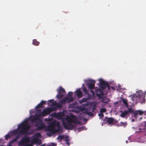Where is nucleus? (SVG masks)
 Masks as SVG:
<instances>
[{
    "instance_id": "nucleus-1",
    "label": "nucleus",
    "mask_w": 146,
    "mask_h": 146,
    "mask_svg": "<svg viewBox=\"0 0 146 146\" xmlns=\"http://www.w3.org/2000/svg\"><path fill=\"white\" fill-rule=\"evenodd\" d=\"M66 119V121L62 120V125L65 129L68 130H71L74 128V125L72 123L74 124H79L81 123L80 121L77 119L76 117L74 115L67 118Z\"/></svg>"
},
{
    "instance_id": "nucleus-2",
    "label": "nucleus",
    "mask_w": 146,
    "mask_h": 146,
    "mask_svg": "<svg viewBox=\"0 0 146 146\" xmlns=\"http://www.w3.org/2000/svg\"><path fill=\"white\" fill-rule=\"evenodd\" d=\"M47 129L49 132L48 133V136H50L53 134H55L60 131L59 123H57L56 124L55 122H52L48 126Z\"/></svg>"
},
{
    "instance_id": "nucleus-3",
    "label": "nucleus",
    "mask_w": 146,
    "mask_h": 146,
    "mask_svg": "<svg viewBox=\"0 0 146 146\" xmlns=\"http://www.w3.org/2000/svg\"><path fill=\"white\" fill-rule=\"evenodd\" d=\"M27 121V120H25L24 121L18 125V129H21L18 135L21 134V135H23L26 134L30 129L31 126L28 124Z\"/></svg>"
},
{
    "instance_id": "nucleus-4",
    "label": "nucleus",
    "mask_w": 146,
    "mask_h": 146,
    "mask_svg": "<svg viewBox=\"0 0 146 146\" xmlns=\"http://www.w3.org/2000/svg\"><path fill=\"white\" fill-rule=\"evenodd\" d=\"M131 100L133 101L137 100L139 101L141 100L142 103L145 102V94L144 93H142L138 94V96L136 94L131 95Z\"/></svg>"
},
{
    "instance_id": "nucleus-5",
    "label": "nucleus",
    "mask_w": 146,
    "mask_h": 146,
    "mask_svg": "<svg viewBox=\"0 0 146 146\" xmlns=\"http://www.w3.org/2000/svg\"><path fill=\"white\" fill-rule=\"evenodd\" d=\"M57 91L58 93L56 95V97L58 99H61L64 95L65 92V90L62 87H60L57 90Z\"/></svg>"
},
{
    "instance_id": "nucleus-6",
    "label": "nucleus",
    "mask_w": 146,
    "mask_h": 146,
    "mask_svg": "<svg viewBox=\"0 0 146 146\" xmlns=\"http://www.w3.org/2000/svg\"><path fill=\"white\" fill-rule=\"evenodd\" d=\"M99 81L100 86L102 89L104 90L106 87H107L108 90L110 89L109 85L106 82L103 80L101 78L99 79Z\"/></svg>"
},
{
    "instance_id": "nucleus-7",
    "label": "nucleus",
    "mask_w": 146,
    "mask_h": 146,
    "mask_svg": "<svg viewBox=\"0 0 146 146\" xmlns=\"http://www.w3.org/2000/svg\"><path fill=\"white\" fill-rule=\"evenodd\" d=\"M73 98L72 97H65L62 99L61 100L60 102L63 104H65L66 102L70 103L72 102L73 100Z\"/></svg>"
},
{
    "instance_id": "nucleus-8",
    "label": "nucleus",
    "mask_w": 146,
    "mask_h": 146,
    "mask_svg": "<svg viewBox=\"0 0 146 146\" xmlns=\"http://www.w3.org/2000/svg\"><path fill=\"white\" fill-rule=\"evenodd\" d=\"M52 110V109L51 108H45L43 110L41 113V115L43 117H44L47 115H48L51 112Z\"/></svg>"
},
{
    "instance_id": "nucleus-9",
    "label": "nucleus",
    "mask_w": 146,
    "mask_h": 146,
    "mask_svg": "<svg viewBox=\"0 0 146 146\" xmlns=\"http://www.w3.org/2000/svg\"><path fill=\"white\" fill-rule=\"evenodd\" d=\"M95 81L94 80H91L90 82L87 83L86 84L88 86V89H93L95 87Z\"/></svg>"
},
{
    "instance_id": "nucleus-10",
    "label": "nucleus",
    "mask_w": 146,
    "mask_h": 146,
    "mask_svg": "<svg viewBox=\"0 0 146 146\" xmlns=\"http://www.w3.org/2000/svg\"><path fill=\"white\" fill-rule=\"evenodd\" d=\"M30 141V139L29 138L27 137L23 139L21 141L19 142V144H23L27 143L29 142Z\"/></svg>"
},
{
    "instance_id": "nucleus-11",
    "label": "nucleus",
    "mask_w": 146,
    "mask_h": 146,
    "mask_svg": "<svg viewBox=\"0 0 146 146\" xmlns=\"http://www.w3.org/2000/svg\"><path fill=\"white\" fill-rule=\"evenodd\" d=\"M96 96L99 97H101L103 95L102 90L100 88H98L96 90Z\"/></svg>"
},
{
    "instance_id": "nucleus-12",
    "label": "nucleus",
    "mask_w": 146,
    "mask_h": 146,
    "mask_svg": "<svg viewBox=\"0 0 146 146\" xmlns=\"http://www.w3.org/2000/svg\"><path fill=\"white\" fill-rule=\"evenodd\" d=\"M35 126L36 127H37L36 130L39 131L45 128V125L43 123H40L39 125H38V124H37L35 125Z\"/></svg>"
},
{
    "instance_id": "nucleus-13",
    "label": "nucleus",
    "mask_w": 146,
    "mask_h": 146,
    "mask_svg": "<svg viewBox=\"0 0 146 146\" xmlns=\"http://www.w3.org/2000/svg\"><path fill=\"white\" fill-rule=\"evenodd\" d=\"M75 92L76 93L77 96L78 98H81L83 96V94L82 92L80 89L76 90Z\"/></svg>"
},
{
    "instance_id": "nucleus-14",
    "label": "nucleus",
    "mask_w": 146,
    "mask_h": 146,
    "mask_svg": "<svg viewBox=\"0 0 146 146\" xmlns=\"http://www.w3.org/2000/svg\"><path fill=\"white\" fill-rule=\"evenodd\" d=\"M46 103V101H44L42 100L41 102L39 104H38L37 106H36V109L41 108Z\"/></svg>"
},
{
    "instance_id": "nucleus-15",
    "label": "nucleus",
    "mask_w": 146,
    "mask_h": 146,
    "mask_svg": "<svg viewBox=\"0 0 146 146\" xmlns=\"http://www.w3.org/2000/svg\"><path fill=\"white\" fill-rule=\"evenodd\" d=\"M143 113V111L140 110H136L133 113L134 116H136L139 114V115H142Z\"/></svg>"
},
{
    "instance_id": "nucleus-16",
    "label": "nucleus",
    "mask_w": 146,
    "mask_h": 146,
    "mask_svg": "<svg viewBox=\"0 0 146 146\" xmlns=\"http://www.w3.org/2000/svg\"><path fill=\"white\" fill-rule=\"evenodd\" d=\"M33 142L36 143L38 144L39 145L41 143V140L37 138L34 139L33 140Z\"/></svg>"
},
{
    "instance_id": "nucleus-17",
    "label": "nucleus",
    "mask_w": 146,
    "mask_h": 146,
    "mask_svg": "<svg viewBox=\"0 0 146 146\" xmlns=\"http://www.w3.org/2000/svg\"><path fill=\"white\" fill-rule=\"evenodd\" d=\"M122 100L123 103V104H124L125 106L126 107H128L129 105L128 103L127 100V99L122 98Z\"/></svg>"
},
{
    "instance_id": "nucleus-18",
    "label": "nucleus",
    "mask_w": 146,
    "mask_h": 146,
    "mask_svg": "<svg viewBox=\"0 0 146 146\" xmlns=\"http://www.w3.org/2000/svg\"><path fill=\"white\" fill-rule=\"evenodd\" d=\"M114 120V119L112 117H109L107 119V122L109 124H110L113 123Z\"/></svg>"
},
{
    "instance_id": "nucleus-19",
    "label": "nucleus",
    "mask_w": 146,
    "mask_h": 146,
    "mask_svg": "<svg viewBox=\"0 0 146 146\" xmlns=\"http://www.w3.org/2000/svg\"><path fill=\"white\" fill-rule=\"evenodd\" d=\"M53 106L54 107L55 106H56L58 108H60L62 106V105L59 104L58 103H55L54 102L53 104Z\"/></svg>"
},
{
    "instance_id": "nucleus-20",
    "label": "nucleus",
    "mask_w": 146,
    "mask_h": 146,
    "mask_svg": "<svg viewBox=\"0 0 146 146\" xmlns=\"http://www.w3.org/2000/svg\"><path fill=\"white\" fill-rule=\"evenodd\" d=\"M127 111L125 110L123 112H122L120 114V116L122 117H125L128 114Z\"/></svg>"
},
{
    "instance_id": "nucleus-21",
    "label": "nucleus",
    "mask_w": 146,
    "mask_h": 146,
    "mask_svg": "<svg viewBox=\"0 0 146 146\" xmlns=\"http://www.w3.org/2000/svg\"><path fill=\"white\" fill-rule=\"evenodd\" d=\"M88 100V98H83L81 100L79 101V102L80 104H82L83 102H87Z\"/></svg>"
},
{
    "instance_id": "nucleus-22",
    "label": "nucleus",
    "mask_w": 146,
    "mask_h": 146,
    "mask_svg": "<svg viewBox=\"0 0 146 146\" xmlns=\"http://www.w3.org/2000/svg\"><path fill=\"white\" fill-rule=\"evenodd\" d=\"M33 44L35 46H38L39 44V42L37 41L36 39H34L33 41Z\"/></svg>"
},
{
    "instance_id": "nucleus-23",
    "label": "nucleus",
    "mask_w": 146,
    "mask_h": 146,
    "mask_svg": "<svg viewBox=\"0 0 146 146\" xmlns=\"http://www.w3.org/2000/svg\"><path fill=\"white\" fill-rule=\"evenodd\" d=\"M19 138V137L18 136H17L15 138L13 139L12 140V141H11V143H13L14 142H16L17 141V140Z\"/></svg>"
},
{
    "instance_id": "nucleus-24",
    "label": "nucleus",
    "mask_w": 146,
    "mask_h": 146,
    "mask_svg": "<svg viewBox=\"0 0 146 146\" xmlns=\"http://www.w3.org/2000/svg\"><path fill=\"white\" fill-rule=\"evenodd\" d=\"M64 136L63 135H59L57 138V139L60 140L61 141L62 140L64 139Z\"/></svg>"
},
{
    "instance_id": "nucleus-25",
    "label": "nucleus",
    "mask_w": 146,
    "mask_h": 146,
    "mask_svg": "<svg viewBox=\"0 0 146 146\" xmlns=\"http://www.w3.org/2000/svg\"><path fill=\"white\" fill-rule=\"evenodd\" d=\"M85 113H86V114L88 115H89L90 116H92L93 115V113L91 112H89L87 110H86V111H85Z\"/></svg>"
},
{
    "instance_id": "nucleus-26",
    "label": "nucleus",
    "mask_w": 146,
    "mask_h": 146,
    "mask_svg": "<svg viewBox=\"0 0 146 146\" xmlns=\"http://www.w3.org/2000/svg\"><path fill=\"white\" fill-rule=\"evenodd\" d=\"M83 92L85 94H88V90H87L86 88L85 87H84L82 89Z\"/></svg>"
},
{
    "instance_id": "nucleus-27",
    "label": "nucleus",
    "mask_w": 146,
    "mask_h": 146,
    "mask_svg": "<svg viewBox=\"0 0 146 146\" xmlns=\"http://www.w3.org/2000/svg\"><path fill=\"white\" fill-rule=\"evenodd\" d=\"M41 115H42L41 114H39L38 115H36L34 117L36 121L39 119V116H40Z\"/></svg>"
},
{
    "instance_id": "nucleus-28",
    "label": "nucleus",
    "mask_w": 146,
    "mask_h": 146,
    "mask_svg": "<svg viewBox=\"0 0 146 146\" xmlns=\"http://www.w3.org/2000/svg\"><path fill=\"white\" fill-rule=\"evenodd\" d=\"M106 111V109L105 108H102L100 110V111L101 113H103L105 112Z\"/></svg>"
},
{
    "instance_id": "nucleus-29",
    "label": "nucleus",
    "mask_w": 146,
    "mask_h": 146,
    "mask_svg": "<svg viewBox=\"0 0 146 146\" xmlns=\"http://www.w3.org/2000/svg\"><path fill=\"white\" fill-rule=\"evenodd\" d=\"M34 132V130L33 129H30L29 131L28 132V134L29 135H31L33 134Z\"/></svg>"
},
{
    "instance_id": "nucleus-30",
    "label": "nucleus",
    "mask_w": 146,
    "mask_h": 146,
    "mask_svg": "<svg viewBox=\"0 0 146 146\" xmlns=\"http://www.w3.org/2000/svg\"><path fill=\"white\" fill-rule=\"evenodd\" d=\"M86 95H87V98H88V100H89L92 97V96L88 92V94H86Z\"/></svg>"
},
{
    "instance_id": "nucleus-31",
    "label": "nucleus",
    "mask_w": 146,
    "mask_h": 146,
    "mask_svg": "<svg viewBox=\"0 0 146 146\" xmlns=\"http://www.w3.org/2000/svg\"><path fill=\"white\" fill-rule=\"evenodd\" d=\"M54 100L53 99H51V100H49L48 101V104H49L50 103L52 104H53L54 103V102H54Z\"/></svg>"
},
{
    "instance_id": "nucleus-32",
    "label": "nucleus",
    "mask_w": 146,
    "mask_h": 146,
    "mask_svg": "<svg viewBox=\"0 0 146 146\" xmlns=\"http://www.w3.org/2000/svg\"><path fill=\"white\" fill-rule=\"evenodd\" d=\"M127 112H128V114L129 113H131L133 112L132 109L131 108H129L128 109V111H127Z\"/></svg>"
},
{
    "instance_id": "nucleus-33",
    "label": "nucleus",
    "mask_w": 146,
    "mask_h": 146,
    "mask_svg": "<svg viewBox=\"0 0 146 146\" xmlns=\"http://www.w3.org/2000/svg\"><path fill=\"white\" fill-rule=\"evenodd\" d=\"M10 137V135L9 134H7L5 135V138L6 139H8Z\"/></svg>"
},
{
    "instance_id": "nucleus-34",
    "label": "nucleus",
    "mask_w": 146,
    "mask_h": 146,
    "mask_svg": "<svg viewBox=\"0 0 146 146\" xmlns=\"http://www.w3.org/2000/svg\"><path fill=\"white\" fill-rule=\"evenodd\" d=\"M72 95H73V93H72V92H69L68 93V96H69V97H72Z\"/></svg>"
},
{
    "instance_id": "nucleus-35",
    "label": "nucleus",
    "mask_w": 146,
    "mask_h": 146,
    "mask_svg": "<svg viewBox=\"0 0 146 146\" xmlns=\"http://www.w3.org/2000/svg\"><path fill=\"white\" fill-rule=\"evenodd\" d=\"M98 115L101 118H103L104 117V115L102 113H100L98 114Z\"/></svg>"
},
{
    "instance_id": "nucleus-36",
    "label": "nucleus",
    "mask_w": 146,
    "mask_h": 146,
    "mask_svg": "<svg viewBox=\"0 0 146 146\" xmlns=\"http://www.w3.org/2000/svg\"><path fill=\"white\" fill-rule=\"evenodd\" d=\"M56 116L57 117H61L62 116L61 114L60 113H56Z\"/></svg>"
},
{
    "instance_id": "nucleus-37",
    "label": "nucleus",
    "mask_w": 146,
    "mask_h": 146,
    "mask_svg": "<svg viewBox=\"0 0 146 146\" xmlns=\"http://www.w3.org/2000/svg\"><path fill=\"white\" fill-rule=\"evenodd\" d=\"M68 136H67L66 137V139L67 140L66 144L67 145H70V144L69 143L68 141V140H67V138H68Z\"/></svg>"
},
{
    "instance_id": "nucleus-38",
    "label": "nucleus",
    "mask_w": 146,
    "mask_h": 146,
    "mask_svg": "<svg viewBox=\"0 0 146 146\" xmlns=\"http://www.w3.org/2000/svg\"><path fill=\"white\" fill-rule=\"evenodd\" d=\"M90 92L93 95H95L94 92L93 90H91L90 91Z\"/></svg>"
},
{
    "instance_id": "nucleus-39",
    "label": "nucleus",
    "mask_w": 146,
    "mask_h": 146,
    "mask_svg": "<svg viewBox=\"0 0 146 146\" xmlns=\"http://www.w3.org/2000/svg\"><path fill=\"white\" fill-rule=\"evenodd\" d=\"M36 119H35V118L34 117L32 119H31V121L32 122H34L35 121H36Z\"/></svg>"
},
{
    "instance_id": "nucleus-40",
    "label": "nucleus",
    "mask_w": 146,
    "mask_h": 146,
    "mask_svg": "<svg viewBox=\"0 0 146 146\" xmlns=\"http://www.w3.org/2000/svg\"><path fill=\"white\" fill-rule=\"evenodd\" d=\"M55 143H52L50 144V146H55Z\"/></svg>"
},
{
    "instance_id": "nucleus-41",
    "label": "nucleus",
    "mask_w": 146,
    "mask_h": 146,
    "mask_svg": "<svg viewBox=\"0 0 146 146\" xmlns=\"http://www.w3.org/2000/svg\"><path fill=\"white\" fill-rule=\"evenodd\" d=\"M13 132L15 134H17L18 132V131L15 130L13 131Z\"/></svg>"
},
{
    "instance_id": "nucleus-42",
    "label": "nucleus",
    "mask_w": 146,
    "mask_h": 146,
    "mask_svg": "<svg viewBox=\"0 0 146 146\" xmlns=\"http://www.w3.org/2000/svg\"><path fill=\"white\" fill-rule=\"evenodd\" d=\"M103 102L104 103H108V102L107 101H103Z\"/></svg>"
},
{
    "instance_id": "nucleus-43",
    "label": "nucleus",
    "mask_w": 146,
    "mask_h": 146,
    "mask_svg": "<svg viewBox=\"0 0 146 146\" xmlns=\"http://www.w3.org/2000/svg\"><path fill=\"white\" fill-rule=\"evenodd\" d=\"M83 127H79V129H83Z\"/></svg>"
},
{
    "instance_id": "nucleus-44",
    "label": "nucleus",
    "mask_w": 146,
    "mask_h": 146,
    "mask_svg": "<svg viewBox=\"0 0 146 146\" xmlns=\"http://www.w3.org/2000/svg\"><path fill=\"white\" fill-rule=\"evenodd\" d=\"M143 114H144L145 115H146V111H143Z\"/></svg>"
},
{
    "instance_id": "nucleus-45",
    "label": "nucleus",
    "mask_w": 146,
    "mask_h": 146,
    "mask_svg": "<svg viewBox=\"0 0 146 146\" xmlns=\"http://www.w3.org/2000/svg\"><path fill=\"white\" fill-rule=\"evenodd\" d=\"M37 136H39V135H40V133H38L37 134Z\"/></svg>"
},
{
    "instance_id": "nucleus-46",
    "label": "nucleus",
    "mask_w": 146,
    "mask_h": 146,
    "mask_svg": "<svg viewBox=\"0 0 146 146\" xmlns=\"http://www.w3.org/2000/svg\"><path fill=\"white\" fill-rule=\"evenodd\" d=\"M33 146V145H30V144H29V145H27L26 146Z\"/></svg>"
},
{
    "instance_id": "nucleus-47",
    "label": "nucleus",
    "mask_w": 146,
    "mask_h": 146,
    "mask_svg": "<svg viewBox=\"0 0 146 146\" xmlns=\"http://www.w3.org/2000/svg\"><path fill=\"white\" fill-rule=\"evenodd\" d=\"M88 105V104H85V105H84V106H87Z\"/></svg>"
},
{
    "instance_id": "nucleus-48",
    "label": "nucleus",
    "mask_w": 146,
    "mask_h": 146,
    "mask_svg": "<svg viewBox=\"0 0 146 146\" xmlns=\"http://www.w3.org/2000/svg\"><path fill=\"white\" fill-rule=\"evenodd\" d=\"M128 141H127V140H126V143H128Z\"/></svg>"
},
{
    "instance_id": "nucleus-49",
    "label": "nucleus",
    "mask_w": 146,
    "mask_h": 146,
    "mask_svg": "<svg viewBox=\"0 0 146 146\" xmlns=\"http://www.w3.org/2000/svg\"><path fill=\"white\" fill-rule=\"evenodd\" d=\"M94 110H95V107H94Z\"/></svg>"
},
{
    "instance_id": "nucleus-50",
    "label": "nucleus",
    "mask_w": 146,
    "mask_h": 146,
    "mask_svg": "<svg viewBox=\"0 0 146 146\" xmlns=\"http://www.w3.org/2000/svg\"><path fill=\"white\" fill-rule=\"evenodd\" d=\"M145 122V125H146V121Z\"/></svg>"
},
{
    "instance_id": "nucleus-51",
    "label": "nucleus",
    "mask_w": 146,
    "mask_h": 146,
    "mask_svg": "<svg viewBox=\"0 0 146 146\" xmlns=\"http://www.w3.org/2000/svg\"><path fill=\"white\" fill-rule=\"evenodd\" d=\"M82 85H83V86H84V84H83Z\"/></svg>"
},
{
    "instance_id": "nucleus-52",
    "label": "nucleus",
    "mask_w": 146,
    "mask_h": 146,
    "mask_svg": "<svg viewBox=\"0 0 146 146\" xmlns=\"http://www.w3.org/2000/svg\"><path fill=\"white\" fill-rule=\"evenodd\" d=\"M56 108H55V109H54V110H56Z\"/></svg>"
},
{
    "instance_id": "nucleus-53",
    "label": "nucleus",
    "mask_w": 146,
    "mask_h": 146,
    "mask_svg": "<svg viewBox=\"0 0 146 146\" xmlns=\"http://www.w3.org/2000/svg\"><path fill=\"white\" fill-rule=\"evenodd\" d=\"M132 121H133V119H132Z\"/></svg>"
}]
</instances>
